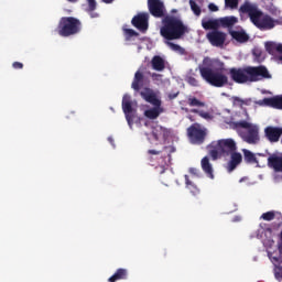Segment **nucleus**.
I'll list each match as a JSON object with an SVG mask.
<instances>
[{"mask_svg":"<svg viewBox=\"0 0 282 282\" xmlns=\"http://www.w3.org/2000/svg\"><path fill=\"white\" fill-rule=\"evenodd\" d=\"M239 12L241 14H248L250 22L260 30V32H269L274 30L276 25H282L281 20L272 18V15L260 10L257 3L245 1L240 6Z\"/></svg>","mask_w":282,"mask_h":282,"instance_id":"1","label":"nucleus"},{"mask_svg":"<svg viewBox=\"0 0 282 282\" xmlns=\"http://www.w3.org/2000/svg\"><path fill=\"white\" fill-rule=\"evenodd\" d=\"M230 79L237 85H246V83H259L267 78H272L268 67L260 66H246V67H232L229 68Z\"/></svg>","mask_w":282,"mask_h":282,"instance_id":"2","label":"nucleus"},{"mask_svg":"<svg viewBox=\"0 0 282 282\" xmlns=\"http://www.w3.org/2000/svg\"><path fill=\"white\" fill-rule=\"evenodd\" d=\"M188 32V28L184 25L182 20L173 17L166 15L163 19V25L160 29V34L165 41H177Z\"/></svg>","mask_w":282,"mask_h":282,"instance_id":"3","label":"nucleus"},{"mask_svg":"<svg viewBox=\"0 0 282 282\" xmlns=\"http://www.w3.org/2000/svg\"><path fill=\"white\" fill-rule=\"evenodd\" d=\"M225 65L224 62H219L218 68H212L209 66L199 68L203 80L207 82L212 87H226L228 85V75L224 74Z\"/></svg>","mask_w":282,"mask_h":282,"instance_id":"4","label":"nucleus"},{"mask_svg":"<svg viewBox=\"0 0 282 282\" xmlns=\"http://www.w3.org/2000/svg\"><path fill=\"white\" fill-rule=\"evenodd\" d=\"M208 153L213 160L226 158L237 151V143L232 139H221L213 141L208 147Z\"/></svg>","mask_w":282,"mask_h":282,"instance_id":"5","label":"nucleus"},{"mask_svg":"<svg viewBox=\"0 0 282 282\" xmlns=\"http://www.w3.org/2000/svg\"><path fill=\"white\" fill-rule=\"evenodd\" d=\"M140 96L145 100V102L154 106L153 108L144 111L145 118H149L150 120L160 118V113L164 111V108H162V100L158 98V94H155L153 89L145 87L140 91Z\"/></svg>","mask_w":282,"mask_h":282,"instance_id":"6","label":"nucleus"},{"mask_svg":"<svg viewBox=\"0 0 282 282\" xmlns=\"http://www.w3.org/2000/svg\"><path fill=\"white\" fill-rule=\"evenodd\" d=\"M234 129H246L239 131L240 138L247 144H259L261 138L259 137V126L250 123L246 120L235 121L231 123Z\"/></svg>","mask_w":282,"mask_h":282,"instance_id":"7","label":"nucleus"},{"mask_svg":"<svg viewBox=\"0 0 282 282\" xmlns=\"http://www.w3.org/2000/svg\"><path fill=\"white\" fill-rule=\"evenodd\" d=\"M83 30V22L78 18L74 17H63L59 19L57 25V34L67 39L69 36H75V34H80Z\"/></svg>","mask_w":282,"mask_h":282,"instance_id":"8","label":"nucleus"},{"mask_svg":"<svg viewBox=\"0 0 282 282\" xmlns=\"http://www.w3.org/2000/svg\"><path fill=\"white\" fill-rule=\"evenodd\" d=\"M207 41L213 45V47H224L226 44V39H228V34L224 31H209L206 34Z\"/></svg>","mask_w":282,"mask_h":282,"instance_id":"9","label":"nucleus"},{"mask_svg":"<svg viewBox=\"0 0 282 282\" xmlns=\"http://www.w3.org/2000/svg\"><path fill=\"white\" fill-rule=\"evenodd\" d=\"M187 135L193 144H204V141L206 140V131L202 130L199 124H192L187 129Z\"/></svg>","mask_w":282,"mask_h":282,"instance_id":"10","label":"nucleus"},{"mask_svg":"<svg viewBox=\"0 0 282 282\" xmlns=\"http://www.w3.org/2000/svg\"><path fill=\"white\" fill-rule=\"evenodd\" d=\"M148 8L150 14L155 19H162L166 14V8L161 0H148Z\"/></svg>","mask_w":282,"mask_h":282,"instance_id":"11","label":"nucleus"},{"mask_svg":"<svg viewBox=\"0 0 282 282\" xmlns=\"http://www.w3.org/2000/svg\"><path fill=\"white\" fill-rule=\"evenodd\" d=\"M122 111L131 129L133 127V118H135V116L133 115V104L131 102V97L129 95H124L122 98Z\"/></svg>","mask_w":282,"mask_h":282,"instance_id":"12","label":"nucleus"},{"mask_svg":"<svg viewBox=\"0 0 282 282\" xmlns=\"http://www.w3.org/2000/svg\"><path fill=\"white\" fill-rule=\"evenodd\" d=\"M147 68L140 67L135 73L134 77L131 84V88L134 89L135 91H140L144 85H149V79L144 76V70Z\"/></svg>","mask_w":282,"mask_h":282,"instance_id":"13","label":"nucleus"},{"mask_svg":"<svg viewBox=\"0 0 282 282\" xmlns=\"http://www.w3.org/2000/svg\"><path fill=\"white\" fill-rule=\"evenodd\" d=\"M133 28H137L140 32H147L149 30V13H139L131 20Z\"/></svg>","mask_w":282,"mask_h":282,"instance_id":"14","label":"nucleus"},{"mask_svg":"<svg viewBox=\"0 0 282 282\" xmlns=\"http://www.w3.org/2000/svg\"><path fill=\"white\" fill-rule=\"evenodd\" d=\"M264 135L267 140L271 143L279 142V140H281L282 137V128L269 126L264 129Z\"/></svg>","mask_w":282,"mask_h":282,"instance_id":"15","label":"nucleus"},{"mask_svg":"<svg viewBox=\"0 0 282 282\" xmlns=\"http://www.w3.org/2000/svg\"><path fill=\"white\" fill-rule=\"evenodd\" d=\"M268 166L272 169L274 173H282V154H271L268 158Z\"/></svg>","mask_w":282,"mask_h":282,"instance_id":"16","label":"nucleus"},{"mask_svg":"<svg viewBox=\"0 0 282 282\" xmlns=\"http://www.w3.org/2000/svg\"><path fill=\"white\" fill-rule=\"evenodd\" d=\"M230 160L228 162L227 169L229 171V173H231V171H235V169L238 167L239 164H241V162H243V156L241 155V153L234 151L230 154Z\"/></svg>","mask_w":282,"mask_h":282,"instance_id":"17","label":"nucleus"},{"mask_svg":"<svg viewBox=\"0 0 282 282\" xmlns=\"http://www.w3.org/2000/svg\"><path fill=\"white\" fill-rule=\"evenodd\" d=\"M151 65L152 69H154L155 72H164V69H166V62L160 55H155L152 57Z\"/></svg>","mask_w":282,"mask_h":282,"instance_id":"18","label":"nucleus"},{"mask_svg":"<svg viewBox=\"0 0 282 282\" xmlns=\"http://www.w3.org/2000/svg\"><path fill=\"white\" fill-rule=\"evenodd\" d=\"M200 166L207 177H215V170L213 169V164H210V159H208V156L202 159Z\"/></svg>","mask_w":282,"mask_h":282,"instance_id":"19","label":"nucleus"},{"mask_svg":"<svg viewBox=\"0 0 282 282\" xmlns=\"http://www.w3.org/2000/svg\"><path fill=\"white\" fill-rule=\"evenodd\" d=\"M202 28H204L205 30H212V32H215L220 28L219 19H203Z\"/></svg>","mask_w":282,"mask_h":282,"instance_id":"20","label":"nucleus"},{"mask_svg":"<svg viewBox=\"0 0 282 282\" xmlns=\"http://www.w3.org/2000/svg\"><path fill=\"white\" fill-rule=\"evenodd\" d=\"M229 34L238 43H248V41L250 40V36L248 35V33H246V31H243V30L229 31Z\"/></svg>","mask_w":282,"mask_h":282,"instance_id":"21","label":"nucleus"},{"mask_svg":"<svg viewBox=\"0 0 282 282\" xmlns=\"http://www.w3.org/2000/svg\"><path fill=\"white\" fill-rule=\"evenodd\" d=\"M263 104L273 109H282V96L264 98Z\"/></svg>","mask_w":282,"mask_h":282,"instance_id":"22","label":"nucleus"},{"mask_svg":"<svg viewBox=\"0 0 282 282\" xmlns=\"http://www.w3.org/2000/svg\"><path fill=\"white\" fill-rule=\"evenodd\" d=\"M220 28H232L238 23V19L235 15L224 17L218 19Z\"/></svg>","mask_w":282,"mask_h":282,"instance_id":"23","label":"nucleus"},{"mask_svg":"<svg viewBox=\"0 0 282 282\" xmlns=\"http://www.w3.org/2000/svg\"><path fill=\"white\" fill-rule=\"evenodd\" d=\"M128 274H129V272L127 271V269H117L115 274L111 275L108 279V281L109 282L122 281V280L127 279Z\"/></svg>","mask_w":282,"mask_h":282,"instance_id":"24","label":"nucleus"},{"mask_svg":"<svg viewBox=\"0 0 282 282\" xmlns=\"http://www.w3.org/2000/svg\"><path fill=\"white\" fill-rule=\"evenodd\" d=\"M166 133H169V131L166 130V128H164L162 126H158L152 130V135H153L154 140H160L162 138L165 139Z\"/></svg>","mask_w":282,"mask_h":282,"instance_id":"25","label":"nucleus"},{"mask_svg":"<svg viewBox=\"0 0 282 282\" xmlns=\"http://www.w3.org/2000/svg\"><path fill=\"white\" fill-rule=\"evenodd\" d=\"M242 153H243L245 162L247 164H259V161L257 160V156L254 155V153H252V151L248 149H243Z\"/></svg>","mask_w":282,"mask_h":282,"instance_id":"26","label":"nucleus"},{"mask_svg":"<svg viewBox=\"0 0 282 282\" xmlns=\"http://www.w3.org/2000/svg\"><path fill=\"white\" fill-rule=\"evenodd\" d=\"M166 155L163 158V164L169 165L171 163V153H175V148L172 145L163 148Z\"/></svg>","mask_w":282,"mask_h":282,"instance_id":"27","label":"nucleus"},{"mask_svg":"<svg viewBox=\"0 0 282 282\" xmlns=\"http://www.w3.org/2000/svg\"><path fill=\"white\" fill-rule=\"evenodd\" d=\"M165 45H167V47H170L172 52H178V54H184L183 47L178 44L171 42V40H165Z\"/></svg>","mask_w":282,"mask_h":282,"instance_id":"28","label":"nucleus"},{"mask_svg":"<svg viewBox=\"0 0 282 282\" xmlns=\"http://www.w3.org/2000/svg\"><path fill=\"white\" fill-rule=\"evenodd\" d=\"M187 104L189 107H206V104L197 99L196 97H188Z\"/></svg>","mask_w":282,"mask_h":282,"instance_id":"29","label":"nucleus"},{"mask_svg":"<svg viewBox=\"0 0 282 282\" xmlns=\"http://www.w3.org/2000/svg\"><path fill=\"white\" fill-rule=\"evenodd\" d=\"M232 104L237 107H243V105H250V99H241L239 97H231Z\"/></svg>","mask_w":282,"mask_h":282,"instance_id":"30","label":"nucleus"},{"mask_svg":"<svg viewBox=\"0 0 282 282\" xmlns=\"http://www.w3.org/2000/svg\"><path fill=\"white\" fill-rule=\"evenodd\" d=\"M189 7L195 17H199L202 14V8L197 6L195 0H189Z\"/></svg>","mask_w":282,"mask_h":282,"instance_id":"31","label":"nucleus"},{"mask_svg":"<svg viewBox=\"0 0 282 282\" xmlns=\"http://www.w3.org/2000/svg\"><path fill=\"white\" fill-rule=\"evenodd\" d=\"M191 112L199 115L200 118H204V120H213V117L210 116V113L204 110L192 109Z\"/></svg>","mask_w":282,"mask_h":282,"instance_id":"32","label":"nucleus"},{"mask_svg":"<svg viewBox=\"0 0 282 282\" xmlns=\"http://www.w3.org/2000/svg\"><path fill=\"white\" fill-rule=\"evenodd\" d=\"M274 217H276L274 212H267V213L262 214L261 219H263L264 221H272V219H274Z\"/></svg>","mask_w":282,"mask_h":282,"instance_id":"33","label":"nucleus"},{"mask_svg":"<svg viewBox=\"0 0 282 282\" xmlns=\"http://www.w3.org/2000/svg\"><path fill=\"white\" fill-rule=\"evenodd\" d=\"M265 50L267 52H269L270 54H274L276 52V43L274 42H268L265 44Z\"/></svg>","mask_w":282,"mask_h":282,"instance_id":"34","label":"nucleus"},{"mask_svg":"<svg viewBox=\"0 0 282 282\" xmlns=\"http://www.w3.org/2000/svg\"><path fill=\"white\" fill-rule=\"evenodd\" d=\"M225 4L227 8H231V10H235V8L239 6V0H225Z\"/></svg>","mask_w":282,"mask_h":282,"instance_id":"35","label":"nucleus"},{"mask_svg":"<svg viewBox=\"0 0 282 282\" xmlns=\"http://www.w3.org/2000/svg\"><path fill=\"white\" fill-rule=\"evenodd\" d=\"M186 82L188 83V85H191L192 87H199V82L197 80V78L193 77V76H188Z\"/></svg>","mask_w":282,"mask_h":282,"instance_id":"36","label":"nucleus"},{"mask_svg":"<svg viewBox=\"0 0 282 282\" xmlns=\"http://www.w3.org/2000/svg\"><path fill=\"white\" fill-rule=\"evenodd\" d=\"M124 33L127 34V36H129V39L133 37V36H138V32H135L132 29H126Z\"/></svg>","mask_w":282,"mask_h":282,"instance_id":"37","label":"nucleus"},{"mask_svg":"<svg viewBox=\"0 0 282 282\" xmlns=\"http://www.w3.org/2000/svg\"><path fill=\"white\" fill-rule=\"evenodd\" d=\"M88 2V10L90 12H94V10H96V0H87Z\"/></svg>","mask_w":282,"mask_h":282,"instance_id":"38","label":"nucleus"},{"mask_svg":"<svg viewBox=\"0 0 282 282\" xmlns=\"http://www.w3.org/2000/svg\"><path fill=\"white\" fill-rule=\"evenodd\" d=\"M149 76H151V78L153 80H160V78H162V75L161 74H158V73H151V72H148Z\"/></svg>","mask_w":282,"mask_h":282,"instance_id":"39","label":"nucleus"},{"mask_svg":"<svg viewBox=\"0 0 282 282\" xmlns=\"http://www.w3.org/2000/svg\"><path fill=\"white\" fill-rule=\"evenodd\" d=\"M208 8H209L210 12H218L219 11V7H217L215 3H209Z\"/></svg>","mask_w":282,"mask_h":282,"instance_id":"40","label":"nucleus"},{"mask_svg":"<svg viewBox=\"0 0 282 282\" xmlns=\"http://www.w3.org/2000/svg\"><path fill=\"white\" fill-rule=\"evenodd\" d=\"M13 69H23V63L21 62H14L12 64Z\"/></svg>","mask_w":282,"mask_h":282,"instance_id":"41","label":"nucleus"},{"mask_svg":"<svg viewBox=\"0 0 282 282\" xmlns=\"http://www.w3.org/2000/svg\"><path fill=\"white\" fill-rule=\"evenodd\" d=\"M177 96H180V93L170 94V95H169V98H170V100H175V98H176Z\"/></svg>","mask_w":282,"mask_h":282,"instance_id":"42","label":"nucleus"},{"mask_svg":"<svg viewBox=\"0 0 282 282\" xmlns=\"http://www.w3.org/2000/svg\"><path fill=\"white\" fill-rule=\"evenodd\" d=\"M148 153L150 155H160V151H155V150H149Z\"/></svg>","mask_w":282,"mask_h":282,"instance_id":"43","label":"nucleus"},{"mask_svg":"<svg viewBox=\"0 0 282 282\" xmlns=\"http://www.w3.org/2000/svg\"><path fill=\"white\" fill-rule=\"evenodd\" d=\"M156 169H159L161 175H162V173H165L166 170H167L166 167H164V165H162V166H160V167H156Z\"/></svg>","mask_w":282,"mask_h":282,"instance_id":"44","label":"nucleus"},{"mask_svg":"<svg viewBox=\"0 0 282 282\" xmlns=\"http://www.w3.org/2000/svg\"><path fill=\"white\" fill-rule=\"evenodd\" d=\"M271 261H273V263H279V258L278 257H270Z\"/></svg>","mask_w":282,"mask_h":282,"instance_id":"45","label":"nucleus"},{"mask_svg":"<svg viewBox=\"0 0 282 282\" xmlns=\"http://www.w3.org/2000/svg\"><path fill=\"white\" fill-rule=\"evenodd\" d=\"M101 1H102V3L109 4V3H113V1H116V0H101Z\"/></svg>","mask_w":282,"mask_h":282,"instance_id":"46","label":"nucleus"},{"mask_svg":"<svg viewBox=\"0 0 282 282\" xmlns=\"http://www.w3.org/2000/svg\"><path fill=\"white\" fill-rule=\"evenodd\" d=\"M191 173H193V175H197V170L191 169Z\"/></svg>","mask_w":282,"mask_h":282,"instance_id":"47","label":"nucleus"},{"mask_svg":"<svg viewBox=\"0 0 282 282\" xmlns=\"http://www.w3.org/2000/svg\"><path fill=\"white\" fill-rule=\"evenodd\" d=\"M185 183L187 184V186H191V181H188V177L185 178Z\"/></svg>","mask_w":282,"mask_h":282,"instance_id":"48","label":"nucleus"},{"mask_svg":"<svg viewBox=\"0 0 282 282\" xmlns=\"http://www.w3.org/2000/svg\"><path fill=\"white\" fill-rule=\"evenodd\" d=\"M96 17H98V13H93V14H91V18H93V19H96Z\"/></svg>","mask_w":282,"mask_h":282,"instance_id":"49","label":"nucleus"},{"mask_svg":"<svg viewBox=\"0 0 282 282\" xmlns=\"http://www.w3.org/2000/svg\"><path fill=\"white\" fill-rule=\"evenodd\" d=\"M279 276H282L281 273L275 272V278L279 279Z\"/></svg>","mask_w":282,"mask_h":282,"instance_id":"50","label":"nucleus"},{"mask_svg":"<svg viewBox=\"0 0 282 282\" xmlns=\"http://www.w3.org/2000/svg\"><path fill=\"white\" fill-rule=\"evenodd\" d=\"M69 3H76L78 0H67Z\"/></svg>","mask_w":282,"mask_h":282,"instance_id":"51","label":"nucleus"},{"mask_svg":"<svg viewBox=\"0 0 282 282\" xmlns=\"http://www.w3.org/2000/svg\"><path fill=\"white\" fill-rule=\"evenodd\" d=\"M279 272H282V267H278Z\"/></svg>","mask_w":282,"mask_h":282,"instance_id":"52","label":"nucleus"},{"mask_svg":"<svg viewBox=\"0 0 282 282\" xmlns=\"http://www.w3.org/2000/svg\"><path fill=\"white\" fill-rule=\"evenodd\" d=\"M239 182H240V183H241V182H243V178H240V181H239Z\"/></svg>","mask_w":282,"mask_h":282,"instance_id":"53","label":"nucleus"},{"mask_svg":"<svg viewBox=\"0 0 282 282\" xmlns=\"http://www.w3.org/2000/svg\"><path fill=\"white\" fill-rule=\"evenodd\" d=\"M172 12H177L176 10H172Z\"/></svg>","mask_w":282,"mask_h":282,"instance_id":"54","label":"nucleus"}]
</instances>
